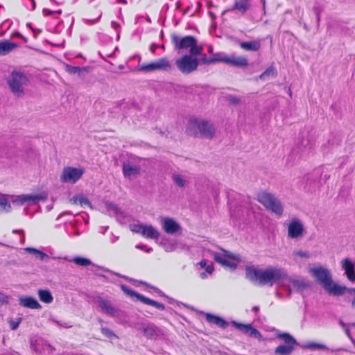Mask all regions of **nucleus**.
<instances>
[{
  "label": "nucleus",
  "mask_w": 355,
  "mask_h": 355,
  "mask_svg": "<svg viewBox=\"0 0 355 355\" xmlns=\"http://www.w3.org/2000/svg\"><path fill=\"white\" fill-rule=\"evenodd\" d=\"M142 331L148 339L156 338L157 336V327L154 324H148L144 327Z\"/></svg>",
  "instance_id": "obj_28"
},
{
  "label": "nucleus",
  "mask_w": 355,
  "mask_h": 355,
  "mask_svg": "<svg viewBox=\"0 0 355 355\" xmlns=\"http://www.w3.org/2000/svg\"><path fill=\"white\" fill-rule=\"evenodd\" d=\"M85 171L71 166L64 167L62 172L60 180L62 182H76L83 175Z\"/></svg>",
  "instance_id": "obj_10"
},
{
  "label": "nucleus",
  "mask_w": 355,
  "mask_h": 355,
  "mask_svg": "<svg viewBox=\"0 0 355 355\" xmlns=\"http://www.w3.org/2000/svg\"><path fill=\"white\" fill-rule=\"evenodd\" d=\"M198 264L200 266L201 268H205L207 266V261L205 259L201 260Z\"/></svg>",
  "instance_id": "obj_45"
},
{
  "label": "nucleus",
  "mask_w": 355,
  "mask_h": 355,
  "mask_svg": "<svg viewBox=\"0 0 355 355\" xmlns=\"http://www.w3.org/2000/svg\"><path fill=\"white\" fill-rule=\"evenodd\" d=\"M175 183L180 187H184V180L179 175H175L173 178Z\"/></svg>",
  "instance_id": "obj_37"
},
{
  "label": "nucleus",
  "mask_w": 355,
  "mask_h": 355,
  "mask_svg": "<svg viewBox=\"0 0 355 355\" xmlns=\"http://www.w3.org/2000/svg\"><path fill=\"white\" fill-rule=\"evenodd\" d=\"M209 53H211V52H212V48H211V47H210V48H209Z\"/></svg>",
  "instance_id": "obj_53"
},
{
  "label": "nucleus",
  "mask_w": 355,
  "mask_h": 355,
  "mask_svg": "<svg viewBox=\"0 0 355 355\" xmlns=\"http://www.w3.org/2000/svg\"><path fill=\"white\" fill-rule=\"evenodd\" d=\"M286 275L284 271L277 268L269 267L265 270L259 269L254 266L245 268V276L252 283L259 285L272 286L275 283L281 280Z\"/></svg>",
  "instance_id": "obj_1"
},
{
  "label": "nucleus",
  "mask_w": 355,
  "mask_h": 355,
  "mask_svg": "<svg viewBox=\"0 0 355 355\" xmlns=\"http://www.w3.org/2000/svg\"><path fill=\"white\" fill-rule=\"evenodd\" d=\"M224 252H225V254L214 252V260L217 263L221 264L223 266H227L232 269H235L236 268L237 265L234 262L228 261L227 259H236V257L234 254L228 252L227 251L224 250Z\"/></svg>",
  "instance_id": "obj_13"
},
{
  "label": "nucleus",
  "mask_w": 355,
  "mask_h": 355,
  "mask_svg": "<svg viewBox=\"0 0 355 355\" xmlns=\"http://www.w3.org/2000/svg\"><path fill=\"white\" fill-rule=\"evenodd\" d=\"M144 226V225L143 224H135L132 226L131 230L136 233L142 234Z\"/></svg>",
  "instance_id": "obj_36"
},
{
  "label": "nucleus",
  "mask_w": 355,
  "mask_h": 355,
  "mask_svg": "<svg viewBox=\"0 0 355 355\" xmlns=\"http://www.w3.org/2000/svg\"><path fill=\"white\" fill-rule=\"evenodd\" d=\"M231 101L234 104H238L240 102V99L236 97H233L231 98Z\"/></svg>",
  "instance_id": "obj_46"
},
{
  "label": "nucleus",
  "mask_w": 355,
  "mask_h": 355,
  "mask_svg": "<svg viewBox=\"0 0 355 355\" xmlns=\"http://www.w3.org/2000/svg\"><path fill=\"white\" fill-rule=\"evenodd\" d=\"M342 267L345 271V274L347 275V279L350 282H354L355 281L354 266L352 263V261L347 258L344 259L342 261Z\"/></svg>",
  "instance_id": "obj_19"
},
{
  "label": "nucleus",
  "mask_w": 355,
  "mask_h": 355,
  "mask_svg": "<svg viewBox=\"0 0 355 355\" xmlns=\"http://www.w3.org/2000/svg\"><path fill=\"white\" fill-rule=\"evenodd\" d=\"M171 69V64L166 57L161 58L156 61L149 64H144L140 67V70L147 72L156 70L168 71Z\"/></svg>",
  "instance_id": "obj_11"
},
{
  "label": "nucleus",
  "mask_w": 355,
  "mask_h": 355,
  "mask_svg": "<svg viewBox=\"0 0 355 355\" xmlns=\"http://www.w3.org/2000/svg\"><path fill=\"white\" fill-rule=\"evenodd\" d=\"M40 300L44 303L49 304L53 300V296L49 290L40 289L37 292Z\"/></svg>",
  "instance_id": "obj_29"
},
{
  "label": "nucleus",
  "mask_w": 355,
  "mask_h": 355,
  "mask_svg": "<svg viewBox=\"0 0 355 355\" xmlns=\"http://www.w3.org/2000/svg\"><path fill=\"white\" fill-rule=\"evenodd\" d=\"M123 173L125 178H131L140 173V167L139 166H133L130 163L123 165Z\"/></svg>",
  "instance_id": "obj_22"
},
{
  "label": "nucleus",
  "mask_w": 355,
  "mask_h": 355,
  "mask_svg": "<svg viewBox=\"0 0 355 355\" xmlns=\"http://www.w3.org/2000/svg\"><path fill=\"white\" fill-rule=\"evenodd\" d=\"M47 198L46 193H42L40 195H22L18 197V200L21 204L28 201L38 202L39 200H45Z\"/></svg>",
  "instance_id": "obj_23"
},
{
  "label": "nucleus",
  "mask_w": 355,
  "mask_h": 355,
  "mask_svg": "<svg viewBox=\"0 0 355 355\" xmlns=\"http://www.w3.org/2000/svg\"><path fill=\"white\" fill-rule=\"evenodd\" d=\"M101 331L103 335H104L105 337H107L108 338H110V339L112 338H118V336L109 328L102 327L101 329Z\"/></svg>",
  "instance_id": "obj_34"
},
{
  "label": "nucleus",
  "mask_w": 355,
  "mask_h": 355,
  "mask_svg": "<svg viewBox=\"0 0 355 355\" xmlns=\"http://www.w3.org/2000/svg\"><path fill=\"white\" fill-rule=\"evenodd\" d=\"M101 15H102L101 12L100 11H97L96 17H94V18H85V19H83V21L87 25H94L96 22L98 21V20L101 17Z\"/></svg>",
  "instance_id": "obj_32"
},
{
  "label": "nucleus",
  "mask_w": 355,
  "mask_h": 355,
  "mask_svg": "<svg viewBox=\"0 0 355 355\" xmlns=\"http://www.w3.org/2000/svg\"><path fill=\"white\" fill-rule=\"evenodd\" d=\"M261 1L263 2V3H265L266 0H261Z\"/></svg>",
  "instance_id": "obj_55"
},
{
  "label": "nucleus",
  "mask_w": 355,
  "mask_h": 355,
  "mask_svg": "<svg viewBox=\"0 0 355 355\" xmlns=\"http://www.w3.org/2000/svg\"><path fill=\"white\" fill-rule=\"evenodd\" d=\"M298 286L299 287L302 286V287L304 288L306 286V285L304 283H300V284H299Z\"/></svg>",
  "instance_id": "obj_49"
},
{
  "label": "nucleus",
  "mask_w": 355,
  "mask_h": 355,
  "mask_svg": "<svg viewBox=\"0 0 355 355\" xmlns=\"http://www.w3.org/2000/svg\"><path fill=\"white\" fill-rule=\"evenodd\" d=\"M73 262L82 266H87L92 263L89 259L83 257H76L73 259Z\"/></svg>",
  "instance_id": "obj_33"
},
{
  "label": "nucleus",
  "mask_w": 355,
  "mask_h": 355,
  "mask_svg": "<svg viewBox=\"0 0 355 355\" xmlns=\"http://www.w3.org/2000/svg\"><path fill=\"white\" fill-rule=\"evenodd\" d=\"M141 235L146 239H157L159 236V233L152 225H144Z\"/></svg>",
  "instance_id": "obj_26"
},
{
  "label": "nucleus",
  "mask_w": 355,
  "mask_h": 355,
  "mask_svg": "<svg viewBox=\"0 0 355 355\" xmlns=\"http://www.w3.org/2000/svg\"><path fill=\"white\" fill-rule=\"evenodd\" d=\"M16 35L19 37H23V36L19 33H17Z\"/></svg>",
  "instance_id": "obj_51"
},
{
  "label": "nucleus",
  "mask_w": 355,
  "mask_h": 355,
  "mask_svg": "<svg viewBox=\"0 0 355 355\" xmlns=\"http://www.w3.org/2000/svg\"><path fill=\"white\" fill-rule=\"evenodd\" d=\"M163 229L168 234H174L181 230V227L178 222L171 218L164 219Z\"/></svg>",
  "instance_id": "obj_16"
},
{
  "label": "nucleus",
  "mask_w": 355,
  "mask_h": 355,
  "mask_svg": "<svg viewBox=\"0 0 355 355\" xmlns=\"http://www.w3.org/2000/svg\"><path fill=\"white\" fill-rule=\"evenodd\" d=\"M17 42H10L8 40H3L0 41V55H6L10 53L13 49L18 47Z\"/></svg>",
  "instance_id": "obj_18"
},
{
  "label": "nucleus",
  "mask_w": 355,
  "mask_h": 355,
  "mask_svg": "<svg viewBox=\"0 0 355 355\" xmlns=\"http://www.w3.org/2000/svg\"><path fill=\"white\" fill-rule=\"evenodd\" d=\"M225 64L238 68H246L249 66L248 59L244 55H227Z\"/></svg>",
  "instance_id": "obj_14"
},
{
  "label": "nucleus",
  "mask_w": 355,
  "mask_h": 355,
  "mask_svg": "<svg viewBox=\"0 0 355 355\" xmlns=\"http://www.w3.org/2000/svg\"><path fill=\"white\" fill-rule=\"evenodd\" d=\"M201 62L206 64H213V60L211 58H207L206 55H204L201 58Z\"/></svg>",
  "instance_id": "obj_41"
},
{
  "label": "nucleus",
  "mask_w": 355,
  "mask_h": 355,
  "mask_svg": "<svg viewBox=\"0 0 355 355\" xmlns=\"http://www.w3.org/2000/svg\"><path fill=\"white\" fill-rule=\"evenodd\" d=\"M13 233H17L18 232V230H13L12 231Z\"/></svg>",
  "instance_id": "obj_54"
},
{
  "label": "nucleus",
  "mask_w": 355,
  "mask_h": 355,
  "mask_svg": "<svg viewBox=\"0 0 355 355\" xmlns=\"http://www.w3.org/2000/svg\"><path fill=\"white\" fill-rule=\"evenodd\" d=\"M8 302V298L4 294L0 293V306Z\"/></svg>",
  "instance_id": "obj_42"
},
{
  "label": "nucleus",
  "mask_w": 355,
  "mask_h": 355,
  "mask_svg": "<svg viewBox=\"0 0 355 355\" xmlns=\"http://www.w3.org/2000/svg\"><path fill=\"white\" fill-rule=\"evenodd\" d=\"M277 337L282 339L285 345H280L277 347L275 349V354L277 355H290L297 345L295 339L288 333L278 334Z\"/></svg>",
  "instance_id": "obj_8"
},
{
  "label": "nucleus",
  "mask_w": 355,
  "mask_h": 355,
  "mask_svg": "<svg viewBox=\"0 0 355 355\" xmlns=\"http://www.w3.org/2000/svg\"><path fill=\"white\" fill-rule=\"evenodd\" d=\"M257 200L264 207L280 217L283 214L284 208L282 202L271 193L266 191H261L257 194Z\"/></svg>",
  "instance_id": "obj_5"
},
{
  "label": "nucleus",
  "mask_w": 355,
  "mask_h": 355,
  "mask_svg": "<svg viewBox=\"0 0 355 355\" xmlns=\"http://www.w3.org/2000/svg\"><path fill=\"white\" fill-rule=\"evenodd\" d=\"M352 306L354 309H355V297H354L352 302Z\"/></svg>",
  "instance_id": "obj_48"
},
{
  "label": "nucleus",
  "mask_w": 355,
  "mask_h": 355,
  "mask_svg": "<svg viewBox=\"0 0 355 355\" xmlns=\"http://www.w3.org/2000/svg\"><path fill=\"white\" fill-rule=\"evenodd\" d=\"M227 55H222L220 53H216L211 58L213 60V63L216 62H223L225 63V60L227 59Z\"/></svg>",
  "instance_id": "obj_35"
},
{
  "label": "nucleus",
  "mask_w": 355,
  "mask_h": 355,
  "mask_svg": "<svg viewBox=\"0 0 355 355\" xmlns=\"http://www.w3.org/2000/svg\"><path fill=\"white\" fill-rule=\"evenodd\" d=\"M171 42L173 48L176 51L189 50V54L194 55H201L202 46H199L198 40L193 35L180 36L176 33L171 35Z\"/></svg>",
  "instance_id": "obj_3"
},
{
  "label": "nucleus",
  "mask_w": 355,
  "mask_h": 355,
  "mask_svg": "<svg viewBox=\"0 0 355 355\" xmlns=\"http://www.w3.org/2000/svg\"><path fill=\"white\" fill-rule=\"evenodd\" d=\"M250 7V4L249 0H234V3L231 10H238L241 14H244Z\"/></svg>",
  "instance_id": "obj_25"
},
{
  "label": "nucleus",
  "mask_w": 355,
  "mask_h": 355,
  "mask_svg": "<svg viewBox=\"0 0 355 355\" xmlns=\"http://www.w3.org/2000/svg\"><path fill=\"white\" fill-rule=\"evenodd\" d=\"M19 304L24 307L31 309H40L42 307L40 303L34 297L29 296L20 298Z\"/></svg>",
  "instance_id": "obj_20"
},
{
  "label": "nucleus",
  "mask_w": 355,
  "mask_h": 355,
  "mask_svg": "<svg viewBox=\"0 0 355 355\" xmlns=\"http://www.w3.org/2000/svg\"><path fill=\"white\" fill-rule=\"evenodd\" d=\"M99 306L103 312L109 315H114L116 313V309L112 306L110 302L101 299L99 301Z\"/></svg>",
  "instance_id": "obj_24"
},
{
  "label": "nucleus",
  "mask_w": 355,
  "mask_h": 355,
  "mask_svg": "<svg viewBox=\"0 0 355 355\" xmlns=\"http://www.w3.org/2000/svg\"><path fill=\"white\" fill-rule=\"evenodd\" d=\"M295 256L300 257L302 258H309V253L307 252H303V251H296L293 253Z\"/></svg>",
  "instance_id": "obj_40"
},
{
  "label": "nucleus",
  "mask_w": 355,
  "mask_h": 355,
  "mask_svg": "<svg viewBox=\"0 0 355 355\" xmlns=\"http://www.w3.org/2000/svg\"><path fill=\"white\" fill-rule=\"evenodd\" d=\"M191 54H184L175 60V65L183 74H189L197 70L199 60Z\"/></svg>",
  "instance_id": "obj_6"
},
{
  "label": "nucleus",
  "mask_w": 355,
  "mask_h": 355,
  "mask_svg": "<svg viewBox=\"0 0 355 355\" xmlns=\"http://www.w3.org/2000/svg\"><path fill=\"white\" fill-rule=\"evenodd\" d=\"M80 202L82 205H89V206L91 205L89 200L87 198H85V197H83L80 199Z\"/></svg>",
  "instance_id": "obj_43"
},
{
  "label": "nucleus",
  "mask_w": 355,
  "mask_h": 355,
  "mask_svg": "<svg viewBox=\"0 0 355 355\" xmlns=\"http://www.w3.org/2000/svg\"><path fill=\"white\" fill-rule=\"evenodd\" d=\"M340 325H342L343 327H345V323H344L342 320H341V321H340Z\"/></svg>",
  "instance_id": "obj_52"
},
{
  "label": "nucleus",
  "mask_w": 355,
  "mask_h": 355,
  "mask_svg": "<svg viewBox=\"0 0 355 355\" xmlns=\"http://www.w3.org/2000/svg\"><path fill=\"white\" fill-rule=\"evenodd\" d=\"M309 272L315 278L316 281L322 286L325 291L334 296L343 295L347 292L355 294V288H347L335 283L332 279L331 272L324 267L311 268Z\"/></svg>",
  "instance_id": "obj_2"
},
{
  "label": "nucleus",
  "mask_w": 355,
  "mask_h": 355,
  "mask_svg": "<svg viewBox=\"0 0 355 355\" xmlns=\"http://www.w3.org/2000/svg\"><path fill=\"white\" fill-rule=\"evenodd\" d=\"M241 49L246 51H258L261 49V42L259 40L250 41H239L238 42Z\"/></svg>",
  "instance_id": "obj_17"
},
{
  "label": "nucleus",
  "mask_w": 355,
  "mask_h": 355,
  "mask_svg": "<svg viewBox=\"0 0 355 355\" xmlns=\"http://www.w3.org/2000/svg\"><path fill=\"white\" fill-rule=\"evenodd\" d=\"M64 69L68 73L71 75L77 74L79 76H82L85 73L88 72L87 67H75L68 64H64Z\"/></svg>",
  "instance_id": "obj_27"
},
{
  "label": "nucleus",
  "mask_w": 355,
  "mask_h": 355,
  "mask_svg": "<svg viewBox=\"0 0 355 355\" xmlns=\"http://www.w3.org/2000/svg\"><path fill=\"white\" fill-rule=\"evenodd\" d=\"M309 347L313 349H324L326 348L325 345L315 343H311Z\"/></svg>",
  "instance_id": "obj_38"
},
{
  "label": "nucleus",
  "mask_w": 355,
  "mask_h": 355,
  "mask_svg": "<svg viewBox=\"0 0 355 355\" xmlns=\"http://www.w3.org/2000/svg\"><path fill=\"white\" fill-rule=\"evenodd\" d=\"M252 309L254 311H258L259 310V308L258 306H254L252 308Z\"/></svg>",
  "instance_id": "obj_50"
},
{
  "label": "nucleus",
  "mask_w": 355,
  "mask_h": 355,
  "mask_svg": "<svg viewBox=\"0 0 355 355\" xmlns=\"http://www.w3.org/2000/svg\"><path fill=\"white\" fill-rule=\"evenodd\" d=\"M186 131L194 137L200 135L202 137L211 139L215 135V128L212 123L207 121L199 120L196 117L189 119Z\"/></svg>",
  "instance_id": "obj_4"
},
{
  "label": "nucleus",
  "mask_w": 355,
  "mask_h": 355,
  "mask_svg": "<svg viewBox=\"0 0 355 355\" xmlns=\"http://www.w3.org/2000/svg\"><path fill=\"white\" fill-rule=\"evenodd\" d=\"M232 324L237 329L240 330L243 334L248 335L250 337H254L260 340L261 338V333L250 324H242L236 321H232Z\"/></svg>",
  "instance_id": "obj_12"
},
{
  "label": "nucleus",
  "mask_w": 355,
  "mask_h": 355,
  "mask_svg": "<svg viewBox=\"0 0 355 355\" xmlns=\"http://www.w3.org/2000/svg\"><path fill=\"white\" fill-rule=\"evenodd\" d=\"M21 318H19L17 321H10V327L12 330H15L18 328L19 324L21 323Z\"/></svg>",
  "instance_id": "obj_39"
},
{
  "label": "nucleus",
  "mask_w": 355,
  "mask_h": 355,
  "mask_svg": "<svg viewBox=\"0 0 355 355\" xmlns=\"http://www.w3.org/2000/svg\"><path fill=\"white\" fill-rule=\"evenodd\" d=\"M10 209L11 206L9 201L6 198H0V211L8 212Z\"/></svg>",
  "instance_id": "obj_31"
},
{
  "label": "nucleus",
  "mask_w": 355,
  "mask_h": 355,
  "mask_svg": "<svg viewBox=\"0 0 355 355\" xmlns=\"http://www.w3.org/2000/svg\"><path fill=\"white\" fill-rule=\"evenodd\" d=\"M200 278H201V279H205V278L207 277L206 272H201V273L200 274Z\"/></svg>",
  "instance_id": "obj_47"
},
{
  "label": "nucleus",
  "mask_w": 355,
  "mask_h": 355,
  "mask_svg": "<svg viewBox=\"0 0 355 355\" xmlns=\"http://www.w3.org/2000/svg\"><path fill=\"white\" fill-rule=\"evenodd\" d=\"M205 318L209 323L216 324L223 329H226L228 326V322L219 316L207 313Z\"/></svg>",
  "instance_id": "obj_21"
},
{
  "label": "nucleus",
  "mask_w": 355,
  "mask_h": 355,
  "mask_svg": "<svg viewBox=\"0 0 355 355\" xmlns=\"http://www.w3.org/2000/svg\"><path fill=\"white\" fill-rule=\"evenodd\" d=\"M28 78L23 73L17 71H12L11 78L8 80L12 92L18 97L24 95L23 87L28 85Z\"/></svg>",
  "instance_id": "obj_7"
},
{
  "label": "nucleus",
  "mask_w": 355,
  "mask_h": 355,
  "mask_svg": "<svg viewBox=\"0 0 355 355\" xmlns=\"http://www.w3.org/2000/svg\"><path fill=\"white\" fill-rule=\"evenodd\" d=\"M121 289L128 295H129L130 297H137L139 301H141V302H143L145 304L153 306L161 311H163L165 309V306L164 304L157 302L155 300H153L152 299H150V298L136 292L135 291H133L132 289L130 288L129 287H128L125 285L121 286Z\"/></svg>",
  "instance_id": "obj_9"
},
{
  "label": "nucleus",
  "mask_w": 355,
  "mask_h": 355,
  "mask_svg": "<svg viewBox=\"0 0 355 355\" xmlns=\"http://www.w3.org/2000/svg\"><path fill=\"white\" fill-rule=\"evenodd\" d=\"M205 270L207 273L211 274L214 271V266L212 265L206 266Z\"/></svg>",
  "instance_id": "obj_44"
},
{
  "label": "nucleus",
  "mask_w": 355,
  "mask_h": 355,
  "mask_svg": "<svg viewBox=\"0 0 355 355\" xmlns=\"http://www.w3.org/2000/svg\"><path fill=\"white\" fill-rule=\"evenodd\" d=\"M304 231V227L299 219H293L288 227V236L295 239L300 236Z\"/></svg>",
  "instance_id": "obj_15"
},
{
  "label": "nucleus",
  "mask_w": 355,
  "mask_h": 355,
  "mask_svg": "<svg viewBox=\"0 0 355 355\" xmlns=\"http://www.w3.org/2000/svg\"><path fill=\"white\" fill-rule=\"evenodd\" d=\"M276 76L275 67L273 66H270L268 69H266L260 76L259 78L261 80H266L269 77H273Z\"/></svg>",
  "instance_id": "obj_30"
}]
</instances>
